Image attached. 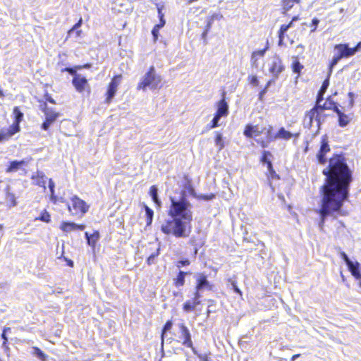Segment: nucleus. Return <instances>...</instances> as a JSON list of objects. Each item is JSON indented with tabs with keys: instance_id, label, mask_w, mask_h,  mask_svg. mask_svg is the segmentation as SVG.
Returning a JSON list of instances; mask_svg holds the SVG:
<instances>
[{
	"instance_id": "52",
	"label": "nucleus",
	"mask_w": 361,
	"mask_h": 361,
	"mask_svg": "<svg viewBox=\"0 0 361 361\" xmlns=\"http://www.w3.org/2000/svg\"><path fill=\"white\" fill-rule=\"evenodd\" d=\"M348 96L349 97V103H348V107L351 109L354 105V93L352 92H349L348 93Z\"/></svg>"
},
{
	"instance_id": "53",
	"label": "nucleus",
	"mask_w": 361,
	"mask_h": 361,
	"mask_svg": "<svg viewBox=\"0 0 361 361\" xmlns=\"http://www.w3.org/2000/svg\"><path fill=\"white\" fill-rule=\"evenodd\" d=\"M215 197V195L214 194H209V195H202L200 196V199L201 200H211L212 199H214Z\"/></svg>"
},
{
	"instance_id": "64",
	"label": "nucleus",
	"mask_w": 361,
	"mask_h": 361,
	"mask_svg": "<svg viewBox=\"0 0 361 361\" xmlns=\"http://www.w3.org/2000/svg\"><path fill=\"white\" fill-rule=\"evenodd\" d=\"M81 33H82V30H77V36H78V37L80 36Z\"/></svg>"
},
{
	"instance_id": "58",
	"label": "nucleus",
	"mask_w": 361,
	"mask_h": 361,
	"mask_svg": "<svg viewBox=\"0 0 361 361\" xmlns=\"http://www.w3.org/2000/svg\"><path fill=\"white\" fill-rule=\"evenodd\" d=\"M49 188L50 189L51 193L54 194V183L51 179H49Z\"/></svg>"
},
{
	"instance_id": "42",
	"label": "nucleus",
	"mask_w": 361,
	"mask_h": 361,
	"mask_svg": "<svg viewBox=\"0 0 361 361\" xmlns=\"http://www.w3.org/2000/svg\"><path fill=\"white\" fill-rule=\"evenodd\" d=\"M158 13H159V17L160 18V21H161V25L157 24L156 25L154 26L153 28L157 29V30L159 31V30L164 26L165 20L164 18V14L161 11V9H160V8L158 9Z\"/></svg>"
},
{
	"instance_id": "25",
	"label": "nucleus",
	"mask_w": 361,
	"mask_h": 361,
	"mask_svg": "<svg viewBox=\"0 0 361 361\" xmlns=\"http://www.w3.org/2000/svg\"><path fill=\"white\" fill-rule=\"evenodd\" d=\"M188 274L182 270H180L176 277L173 279V284L176 288L183 287L185 283V276Z\"/></svg>"
},
{
	"instance_id": "33",
	"label": "nucleus",
	"mask_w": 361,
	"mask_h": 361,
	"mask_svg": "<svg viewBox=\"0 0 361 361\" xmlns=\"http://www.w3.org/2000/svg\"><path fill=\"white\" fill-rule=\"evenodd\" d=\"M273 157L271 152L268 150H263L262 152V155L260 157V162L268 165L269 163H272L271 161V158Z\"/></svg>"
},
{
	"instance_id": "35",
	"label": "nucleus",
	"mask_w": 361,
	"mask_h": 361,
	"mask_svg": "<svg viewBox=\"0 0 361 361\" xmlns=\"http://www.w3.org/2000/svg\"><path fill=\"white\" fill-rule=\"evenodd\" d=\"M267 166L268 169V178L271 180H279L280 177L274 170L272 163H269V164L267 165Z\"/></svg>"
},
{
	"instance_id": "56",
	"label": "nucleus",
	"mask_w": 361,
	"mask_h": 361,
	"mask_svg": "<svg viewBox=\"0 0 361 361\" xmlns=\"http://www.w3.org/2000/svg\"><path fill=\"white\" fill-rule=\"evenodd\" d=\"M11 331V328H9V327L4 328L3 332L1 334V338L4 340V341H8V338L6 337V331Z\"/></svg>"
},
{
	"instance_id": "29",
	"label": "nucleus",
	"mask_w": 361,
	"mask_h": 361,
	"mask_svg": "<svg viewBox=\"0 0 361 361\" xmlns=\"http://www.w3.org/2000/svg\"><path fill=\"white\" fill-rule=\"evenodd\" d=\"M6 202L9 207H13L17 204V201L15 194L10 192H6L5 195Z\"/></svg>"
},
{
	"instance_id": "11",
	"label": "nucleus",
	"mask_w": 361,
	"mask_h": 361,
	"mask_svg": "<svg viewBox=\"0 0 361 361\" xmlns=\"http://www.w3.org/2000/svg\"><path fill=\"white\" fill-rule=\"evenodd\" d=\"M285 69L282 60L279 55H275L271 62L269 71L274 76V78H278L280 73Z\"/></svg>"
},
{
	"instance_id": "10",
	"label": "nucleus",
	"mask_w": 361,
	"mask_h": 361,
	"mask_svg": "<svg viewBox=\"0 0 361 361\" xmlns=\"http://www.w3.org/2000/svg\"><path fill=\"white\" fill-rule=\"evenodd\" d=\"M214 285L207 279V276L204 273H199L196 276V283L195 286V292L200 293V291L207 289L208 290H213Z\"/></svg>"
},
{
	"instance_id": "39",
	"label": "nucleus",
	"mask_w": 361,
	"mask_h": 361,
	"mask_svg": "<svg viewBox=\"0 0 361 361\" xmlns=\"http://www.w3.org/2000/svg\"><path fill=\"white\" fill-rule=\"evenodd\" d=\"M32 354L36 355L38 359L44 360L47 357L46 355L38 347H32Z\"/></svg>"
},
{
	"instance_id": "12",
	"label": "nucleus",
	"mask_w": 361,
	"mask_h": 361,
	"mask_svg": "<svg viewBox=\"0 0 361 361\" xmlns=\"http://www.w3.org/2000/svg\"><path fill=\"white\" fill-rule=\"evenodd\" d=\"M86 226L84 224H77L73 221H63L60 224L59 228L64 233H69L74 231H84Z\"/></svg>"
},
{
	"instance_id": "27",
	"label": "nucleus",
	"mask_w": 361,
	"mask_h": 361,
	"mask_svg": "<svg viewBox=\"0 0 361 361\" xmlns=\"http://www.w3.org/2000/svg\"><path fill=\"white\" fill-rule=\"evenodd\" d=\"M329 85V78H326L322 82V87H320L317 97H316V103L319 104L322 102V101L324 99V94L325 92L326 91V89L328 88Z\"/></svg>"
},
{
	"instance_id": "17",
	"label": "nucleus",
	"mask_w": 361,
	"mask_h": 361,
	"mask_svg": "<svg viewBox=\"0 0 361 361\" xmlns=\"http://www.w3.org/2000/svg\"><path fill=\"white\" fill-rule=\"evenodd\" d=\"M334 49L338 51L336 54L341 59L353 56L351 49L347 43H340L334 46Z\"/></svg>"
},
{
	"instance_id": "44",
	"label": "nucleus",
	"mask_w": 361,
	"mask_h": 361,
	"mask_svg": "<svg viewBox=\"0 0 361 361\" xmlns=\"http://www.w3.org/2000/svg\"><path fill=\"white\" fill-rule=\"evenodd\" d=\"M220 118H221V116H219V115L215 114L213 119L212 120L211 123L208 126V128L209 129H212V128H214L217 127L219 125L218 122H219V120L220 119Z\"/></svg>"
},
{
	"instance_id": "9",
	"label": "nucleus",
	"mask_w": 361,
	"mask_h": 361,
	"mask_svg": "<svg viewBox=\"0 0 361 361\" xmlns=\"http://www.w3.org/2000/svg\"><path fill=\"white\" fill-rule=\"evenodd\" d=\"M122 79L123 75L121 74L114 75L111 78L110 82L106 85V92L104 94V104H110L112 102L114 97L117 93Z\"/></svg>"
},
{
	"instance_id": "50",
	"label": "nucleus",
	"mask_w": 361,
	"mask_h": 361,
	"mask_svg": "<svg viewBox=\"0 0 361 361\" xmlns=\"http://www.w3.org/2000/svg\"><path fill=\"white\" fill-rule=\"evenodd\" d=\"M319 23V20L317 19V18H314L312 20V23L310 24V26L312 27V28L311 29L312 32H315L317 30Z\"/></svg>"
},
{
	"instance_id": "63",
	"label": "nucleus",
	"mask_w": 361,
	"mask_h": 361,
	"mask_svg": "<svg viewBox=\"0 0 361 361\" xmlns=\"http://www.w3.org/2000/svg\"><path fill=\"white\" fill-rule=\"evenodd\" d=\"M308 150H309V145H308V142H307L306 146L304 148V152L305 153H307L308 152Z\"/></svg>"
},
{
	"instance_id": "16",
	"label": "nucleus",
	"mask_w": 361,
	"mask_h": 361,
	"mask_svg": "<svg viewBox=\"0 0 361 361\" xmlns=\"http://www.w3.org/2000/svg\"><path fill=\"white\" fill-rule=\"evenodd\" d=\"M298 20L299 16H295L292 18L291 20L288 24H283L280 26V28L278 31L279 46H282L284 44V39L286 31L293 26V22L297 21Z\"/></svg>"
},
{
	"instance_id": "20",
	"label": "nucleus",
	"mask_w": 361,
	"mask_h": 361,
	"mask_svg": "<svg viewBox=\"0 0 361 361\" xmlns=\"http://www.w3.org/2000/svg\"><path fill=\"white\" fill-rule=\"evenodd\" d=\"M20 131L11 125L8 128H1L0 130V142L9 140L15 134Z\"/></svg>"
},
{
	"instance_id": "41",
	"label": "nucleus",
	"mask_w": 361,
	"mask_h": 361,
	"mask_svg": "<svg viewBox=\"0 0 361 361\" xmlns=\"http://www.w3.org/2000/svg\"><path fill=\"white\" fill-rule=\"evenodd\" d=\"M341 60V59L337 56L336 54L334 56L332 59L329 63V74L332 73L334 67L338 63V62Z\"/></svg>"
},
{
	"instance_id": "40",
	"label": "nucleus",
	"mask_w": 361,
	"mask_h": 361,
	"mask_svg": "<svg viewBox=\"0 0 361 361\" xmlns=\"http://www.w3.org/2000/svg\"><path fill=\"white\" fill-rule=\"evenodd\" d=\"M212 23L213 19L210 18L204 27V31L202 34V38L204 39V42L207 41V35L211 30Z\"/></svg>"
},
{
	"instance_id": "2",
	"label": "nucleus",
	"mask_w": 361,
	"mask_h": 361,
	"mask_svg": "<svg viewBox=\"0 0 361 361\" xmlns=\"http://www.w3.org/2000/svg\"><path fill=\"white\" fill-rule=\"evenodd\" d=\"M171 206L169 215L171 219H166L160 226V231L166 235H172L176 238H188L192 229V212L190 203L186 200L185 191L181 198L176 200L171 197Z\"/></svg>"
},
{
	"instance_id": "14",
	"label": "nucleus",
	"mask_w": 361,
	"mask_h": 361,
	"mask_svg": "<svg viewBox=\"0 0 361 361\" xmlns=\"http://www.w3.org/2000/svg\"><path fill=\"white\" fill-rule=\"evenodd\" d=\"M264 130L266 129L264 128L263 130H260L259 125H252L250 123H248L245 125L244 128L243 135L247 138H254L261 135L264 133Z\"/></svg>"
},
{
	"instance_id": "60",
	"label": "nucleus",
	"mask_w": 361,
	"mask_h": 361,
	"mask_svg": "<svg viewBox=\"0 0 361 361\" xmlns=\"http://www.w3.org/2000/svg\"><path fill=\"white\" fill-rule=\"evenodd\" d=\"M198 357L201 360H202V361H208V357L207 355H198Z\"/></svg>"
},
{
	"instance_id": "4",
	"label": "nucleus",
	"mask_w": 361,
	"mask_h": 361,
	"mask_svg": "<svg viewBox=\"0 0 361 361\" xmlns=\"http://www.w3.org/2000/svg\"><path fill=\"white\" fill-rule=\"evenodd\" d=\"M338 105L334 102L331 96L328 97L323 104H317L315 106L305 113L303 117V126L305 128L310 129L313 125L314 119L317 121V125L320 126L325 118L324 111L325 110H332L337 111Z\"/></svg>"
},
{
	"instance_id": "48",
	"label": "nucleus",
	"mask_w": 361,
	"mask_h": 361,
	"mask_svg": "<svg viewBox=\"0 0 361 361\" xmlns=\"http://www.w3.org/2000/svg\"><path fill=\"white\" fill-rule=\"evenodd\" d=\"M159 255V250L156 253H152L147 259V263L148 265H151L154 263L155 258Z\"/></svg>"
},
{
	"instance_id": "15",
	"label": "nucleus",
	"mask_w": 361,
	"mask_h": 361,
	"mask_svg": "<svg viewBox=\"0 0 361 361\" xmlns=\"http://www.w3.org/2000/svg\"><path fill=\"white\" fill-rule=\"evenodd\" d=\"M340 257L344 260L346 265L348 266V270L351 273L352 276H355L358 274V269L360 267V264L358 262L355 261V262H352L347 254L343 251L339 252Z\"/></svg>"
},
{
	"instance_id": "18",
	"label": "nucleus",
	"mask_w": 361,
	"mask_h": 361,
	"mask_svg": "<svg viewBox=\"0 0 361 361\" xmlns=\"http://www.w3.org/2000/svg\"><path fill=\"white\" fill-rule=\"evenodd\" d=\"M269 42H267L266 46L262 49L255 50L252 52L250 63L252 67H258V61L259 59L263 58L265 55L266 51L269 49Z\"/></svg>"
},
{
	"instance_id": "59",
	"label": "nucleus",
	"mask_w": 361,
	"mask_h": 361,
	"mask_svg": "<svg viewBox=\"0 0 361 361\" xmlns=\"http://www.w3.org/2000/svg\"><path fill=\"white\" fill-rule=\"evenodd\" d=\"M355 279L360 280L359 286L361 287V272L360 267L358 269V274L355 276H353Z\"/></svg>"
},
{
	"instance_id": "24",
	"label": "nucleus",
	"mask_w": 361,
	"mask_h": 361,
	"mask_svg": "<svg viewBox=\"0 0 361 361\" xmlns=\"http://www.w3.org/2000/svg\"><path fill=\"white\" fill-rule=\"evenodd\" d=\"M85 237L87 240V243L92 248H94L97 242L99 240L100 238V234L99 231L96 230L94 231L92 234H90L88 232H85Z\"/></svg>"
},
{
	"instance_id": "5",
	"label": "nucleus",
	"mask_w": 361,
	"mask_h": 361,
	"mask_svg": "<svg viewBox=\"0 0 361 361\" xmlns=\"http://www.w3.org/2000/svg\"><path fill=\"white\" fill-rule=\"evenodd\" d=\"M274 128L272 126H269L265 131L266 139H258L256 140V142L262 147L267 148L269 144L276 140H288L291 137H298L300 135L299 133H291L288 130H286L283 127L280 128L276 134H273Z\"/></svg>"
},
{
	"instance_id": "43",
	"label": "nucleus",
	"mask_w": 361,
	"mask_h": 361,
	"mask_svg": "<svg viewBox=\"0 0 361 361\" xmlns=\"http://www.w3.org/2000/svg\"><path fill=\"white\" fill-rule=\"evenodd\" d=\"M228 281L229 283H231V284L232 286V288L234 290V292L235 293H237L238 295H239L240 296H242L243 295V293L240 290V288L238 287L237 282L233 280L232 279H228Z\"/></svg>"
},
{
	"instance_id": "49",
	"label": "nucleus",
	"mask_w": 361,
	"mask_h": 361,
	"mask_svg": "<svg viewBox=\"0 0 361 361\" xmlns=\"http://www.w3.org/2000/svg\"><path fill=\"white\" fill-rule=\"evenodd\" d=\"M82 24V19L80 18L79 20L68 30V33L70 35L72 32L78 30Z\"/></svg>"
},
{
	"instance_id": "22",
	"label": "nucleus",
	"mask_w": 361,
	"mask_h": 361,
	"mask_svg": "<svg viewBox=\"0 0 361 361\" xmlns=\"http://www.w3.org/2000/svg\"><path fill=\"white\" fill-rule=\"evenodd\" d=\"M31 179L35 185L46 189V176L42 171H37L31 176Z\"/></svg>"
},
{
	"instance_id": "51",
	"label": "nucleus",
	"mask_w": 361,
	"mask_h": 361,
	"mask_svg": "<svg viewBox=\"0 0 361 361\" xmlns=\"http://www.w3.org/2000/svg\"><path fill=\"white\" fill-rule=\"evenodd\" d=\"M188 186H186V188L185 190L188 191V192L192 196H194L195 197L196 196V193H195V190L194 189V187L192 185V183H190L188 182Z\"/></svg>"
},
{
	"instance_id": "47",
	"label": "nucleus",
	"mask_w": 361,
	"mask_h": 361,
	"mask_svg": "<svg viewBox=\"0 0 361 361\" xmlns=\"http://www.w3.org/2000/svg\"><path fill=\"white\" fill-rule=\"evenodd\" d=\"M248 81L249 82L254 85V86H258L259 85V80L256 75H252L248 77Z\"/></svg>"
},
{
	"instance_id": "55",
	"label": "nucleus",
	"mask_w": 361,
	"mask_h": 361,
	"mask_svg": "<svg viewBox=\"0 0 361 361\" xmlns=\"http://www.w3.org/2000/svg\"><path fill=\"white\" fill-rule=\"evenodd\" d=\"M353 56L361 49V42H358L354 47H350Z\"/></svg>"
},
{
	"instance_id": "30",
	"label": "nucleus",
	"mask_w": 361,
	"mask_h": 361,
	"mask_svg": "<svg viewBox=\"0 0 361 361\" xmlns=\"http://www.w3.org/2000/svg\"><path fill=\"white\" fill-rule=\"evenodd\" d=\"M149 195H151L154 202L158 206H161V201L158 198V190L156 185H152L149 188Z\"/></svg>"
},
{
	"instance_id": "38",
	"label": "nucleus",
	"mask_w": 361,
	"mask_h": 361,
	"mask_svg": "<svg viewBox=\"0 0 361 361\" xmlns=\"http://www.w3.org/2000/svg\"><path fill=\"white\" fill-rule=\"evenodd\" d=\"M36 220L49 223L51 221V215L47 211L44 210L41 212L40 215L36 218Z\"/></svg>"
},
{
	"instance_id": "45",
	"label": "nucleus",
	"mask_w": 361,
	"mask_h": 361,
	"mask_svg": "<svg viewBox=\"0 0 361 361\" xmlns=\"http://www.w3.org/2000/svg\"><path fill=\"white\" fill-rule=\"evenodd\" d=\"M190 264V261L188 259H183L181 260H179L176 262V266L178 268H180L183 267H188Z\"/></svg>"
},
{
	"instance_id": "36",
	"label": "nucleus",
	"mask_w": 361,
	"mask_h": 361,
	"mask_svg": "<svg viewBox=\"0 0 361 361\" xmlns=\"http://www.w3.org/2000/svg\"><path fill=\"white\" fill-rule=\"evenodd\" d=\"M214 142L215 145L218 147L219 151H221L224 148L225 144L223 140L222 135L220 133L216 132L214 136Z\"/></svg>"
},
{
	"instance_id": "34",
	"label": "nucleus",
	"mask_w": 361,
	"mask_h": 361,
	"mask_svg": "<svg viewBox=\"0 0 361 361\" xmlns=\"http://www.w3.org/2000/svg\"><path fill=\"white\" fill-rule=\"evenodd\" d=\"M144 208L145 210V215H146V221H147V226H151L153 221L154 217V212L153 210L149 208L147 205L145 204Z\"/></svg>"
},
{
	"instance_id": "62",
	"label": "nucleus",
	"mask_w": 361,
	"mask_h": 361,
	"mask_svg": "<svg viewBox=\"0 0 361 361\" xmlns=\"http://www.w3.org/2000/svg\"><path fill=\"white\" fill-rule=\"evenodd\" d=\"M66 262H67V264L71 267H73V262L71 260V259H66Z\"/></svg>"
},
{
	"instance_id": "37",
	"label": "nucleus",
	"mask_w": 361,
	"mask_h": 361,
	"mask_svg": "<svg viewBox=\"0 0 361 361\" xmlns=\"http://www.w3.org/2000/svg\"><path fill=\"white\" fill-rule=\"evenodd\" d=\"M57 119L53 118H45L41 125V128L44 130H48L51 124L56 122Z\"/></svg>"
},
{
	"instance_id": "8",
	"label": "nucleus",
	"mask_w": 361,
	"mask_h": 361,
	"mask_svg": "<svg viewBox=\"0 0 361 361\" xmlns=\"http://www.w3.org/2000/svg\"><path fill=\"white\" fill-rule=\"evenodd\" d=\"M82 67L78 66L73 68H65L62 70V72H68L72 75V84L75 90L79 93H83L85 92L88 94L91 92V87L88 82V80L81 74L77 73V69H80Z\"/></svg>"
},
{
	"instance_id": "54",
	"label": "nucleus",
	"mask_w": 361,
	"mask_h": 361,
	"mask_svg": "<svg viewBox=\"0 0 361 361\" xmlns=\"http://www.w3.org/2000/svg\"><path fill=\"white\" fill-rule=\"evenodd\" d=\"M184 183H183V188L185 189L186 186H188V182L192 183L191 178L188 176V175L184 174L183 176Z\"/></svg>"
},
{
	"instance_id": "23",
	"label": "nucleus",
	"mask_w": 361,
	"mask_h": 361,
	"mask_svg": "<svg viewBox=\"0 0 361 361\" xmlns=\"http://www.w3.org/2000/svg\"><path fill=\"white\" fill-rule=\"evenodd\" d=\"M13 121L11 124L12 126L16 128L17 130L20 131V124L23 120L24 114L20 111V108L18 106H15L13 109Z\"/></svg>"
},
{
	"instance_id": "57",
	"label": "nucleus",
	"mask_w": 361,
	"mask_h": 361,
	"mask_svg": "<svg viewBox=\"0 0 361 361\" xmlns=\"http://www.w3.org/2000/svg\"><path fill=\"white\" fill-rule=\"evenodd\" d=\"M159 32V30H157V29H154V28L152 30V34L153 35L154 42H156L158 39Z\"/></svg>"
},
{
	"instance_id": "31",
	"label": "nucleus",
	"mask_w": 361,
	"mask_h": 361,
	"mask_svg": "<svg viewBox=\"0 0 361 361\" xmlns=\"http://www.w3.org/2000/svg\"><path fill=\"white\" fill-rule=\"evenodd\" d=\"M24 163H25L24 161H17V160L12 161L9 163V165L8 166L6 171L7 173H11L14 171H16L19 169V167L20 166L24 164Z\"/></svg>"
},
{
	"instance_id": "32",
	"label": "nucleus",
	"mask_w": 361,
	"mask_h": 361,
	"mask_svg": "<svg viewBox=\"0 0 361 361\" xmlns=\"http://www.w3.org/2000/svg\"><path fill=\"white\" fill-rule=\"evenodd\" d=\"M291 68L293 72L297 73L298 77H299L301 74L302 70L304 68V66L300 63L298 59L295 58L291 64Z\"/></svg>"
},
{
	"instance_id": "6",
	"label": "nucleus",
	"mask_w": 361,
	"mask_h": 361,
	"mask_svg": "<svg viewBox=\"0 0 361 361\" xmlns=\"http://www.w3.org/2000/svg\"><path fill=\"white\" fill-rule=\"evenodd\" d=\"M66 207L71 216L78 219L82 218L90 208V205L77 195L70 197V202Z\"/></svg>"
},
{
	"instance_id": "61",
	"label": "nucleus",
	"mask_w": 361,
	"mask_h": 361,
	"mask_svg": "<svg viewBox=\"0 0 361 361\" xmlns=\"http://www.w3.org/2000/svg\"><path fill=\"white\" fill-rule=\"evenodd\" d=\"M2 346L5 350H8V341H3Z\"/></svg>"
},
{
	"instance_id": "26",
	"label": "nucleus",
	"mask_w": 361,
	"mask_h": 361,
	"mask_svg": "<svg viewBox=\"0 0 361 361\" xmlns=\"http://www.w3.org/2000/svg\"><path fill=\"white\" fill-rule=\"evenodd\" d=\"M335 113H336V114L338 115V117L339 126L343 128L350 123L351 118H350L349 115H347V114H344L343 112H342V111L339 108L338 109L337 111H336Z\"/></svg>"
},
{
	"instance_id": "19",
	"label": "nucleus",
	"mask_w": 361,
	"mask_h": 361,
	"mask_svg": "<svg viewBox=\"0 0 361 361\" xmlns=\"http://www.w3.org/2000/svg\"><path fill=\"white\" fill-rule=\"evenodd\" d=\"M39 109L44 113L45 118L58 119L60 116L59 112L52 108H49L46 102H39Z\"/></svg>"
},
{
	"instance_id": "3",
	"label": "nucleus",
	"mask_w": 361,
	"mask_h": 361,
	"mask_svg": "<svg viewBox=\"0 0 361 361\" xmlns=\"http://www.w3.org/2000/svg\"><path fill=\"white\" fill-rule=\"evenodd\" d=\"M173 321L171 319L167 320L162 327L161 332V339L163 342L164 338L167 336L168 334H170L169 339L182 345L193 348V343L190 331L185 323L181 322L177 325V329L172 330Z\"/></svg>"
},
{
	"instance_id": "46",
	"label": "nucleus",
	"mask_w": 361,
	"mask_h": 361,
	"mask_svg": "<svg viewBox=\"0 0 361 361\" xmlns=\"http://www.w3.org/2000/svg\"><path fill=\"white\" fill-rule=\"evenodd\" d=\"M44 101L47 104V102H49L53 104H56V101L52 98L51 95L49 92H45L44 94ZM39 102H42V100H39Z\"/></svg>"
},
{
	"instance_id": "28",
	"label": "nucleus",
	"mask_w": 361,
	"mask_h": 361,
	"mask_svg": "<svg viewBox=\"0 0 361 361\" xmlns=\"http://www.w3.org/2000/svg\"><path fill=\"white\" fill-rule=\"evenodd\" d=\"M300 0H281V5L285 11L290 10L295 4H300Z\"/></svg>"
},
{
	"instance_id": "13",
	"label": "nucleus",
	"mask_w": 361,
	"mask_h": 361,
	"mask_svg": "<svg viewBox=\"0 0 361 361\" xmlns=\"http://www.w3.org/2000/svg\"><path fill=\"white\" fill-rule=\"evenodd\" d=\"M201 293L194 292L192 299L186 300L183 305V310L185 312L195 311L197 305L201 304Z\"/></svg>"
},
{
	"instance_id": "21",
	"label": "nucleus",
	"mask_w": 361,
	"mask_h": 361,
	"mask_svg": "<svg viewBox=\"0 0 361 361\" xmlns=\"http://www.w3.org/2000/svg\"><path fill=\"white\" fill-rule=\"evenodd\" d=\"M219 116H226L228 114V105L225 99V92L223 93L222 99L217 102V109L215 113Z\"/></svg>"
},
{
	"instance_id": "1",
	"label": "nucleus",
	"mask_w": 361,
	"mask_h": 361,
	"mask_svg": "<svg viewBox=\"0 0 361 361\" xmlns=\"http://www.w3.org/2000/svg\"><path fill=\"white\" fill-rule=\"evenodd\" d=\"M331 151L327 135L321 137L320 145L316 153L317 162L328 166L322 171L326 176L320 188L321 204L319 213L324 224L325 219L333 214H343L342 207L349 197L350 185L353 180V172L349 168L343 153H334L328 159Z\"/></svg>"
},
{
	"instance_id": "7",
	"label": "nucleus",
	"mask_w": 361,
	"mask_h": 361,
	"mask_svg": "<svg viewBox=\"0 0 361 361\" xmlns=\"http://www.w3.org/2000/svg\"><path fill=\"white\" fill-rule=\"evenodd\" d=\"M161 82V76L157 73L155 68L152 66L137 83L136 89L138 91H145L147 87L151 90H156L159 87Z\"/></svg>"
}]
</instances>
